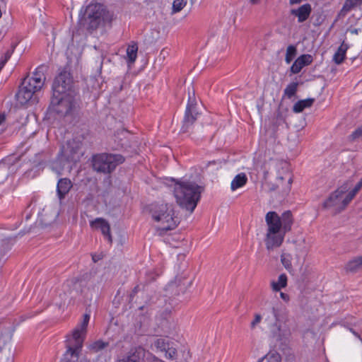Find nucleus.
<instances>
[{
	"mask_svg": "<svg viewBox=\"0 0 362 362\" xmlns=\"http://www.w3.org/2000/svg\"><path fill=\"white\" fill-rule=\"evenodd\" d=\"M138 290H139V286H136L134 288V289L132 290V293L129 295V302L130 303L132 301L134 295L137 293Z\"/></svg>",
	"mask_w": 362,
	"mask_h": 362,
	"instance_id": "8fccbe9b",
	"label": "nucleus"
},
{
	"mask_svg": "<svg viewBox=\"0 0 362 362\" xmlns=\"http://www.w3.org/2000/svg\"><path fill=\"white\" fill-rule=\"evenodd\" d=\"M294 244L296 245V246L298 247V252L302 253V254H305L307 252V249H306V246H305V240H302L299 242L298 241H295L294 242Z\"/></svg>",
	"mask_w": 362,
	"mask_h": 362,
	"instance_id": "49530a36",
	"label": "nucleus"
},
{
	"mask_svg": "<svg viewBox=\"0 0 362 362\" xmlns=\"http://www.w3.org/2000/svg\"><path fill=\"white\" fill-rule=\"evenodd\" d=\"M124 160V157L120 154L102 153L93 158V167L98 172L110 173Z\"/></svg>",
	"mask_w": 362,
	"mask_h": 362,
	"instance_id": "f8f14e48",
	"label": "nucleus"
},
{
	"mask_svg": "<svg viewBox=\"0 0 362 362\" xmlns=\"http://www.w3.org/2000/svg\"><path fill=\"white\" fill-rule=\"evenodd\" d=\"M22 120L23 121V122H22V124L23 127H25V130L28 129L29 122L28 121V117H24L23 118H22Z\"/></svg>",
	"mask_w": 362,
	"mask_h": 362,
	"instance_id": "603ef678",
	"label": "nucleus"
},
{
	"mask_svg": "<svg viewBox=\"0 0 362 362\" xmlns=\"http://www.w3.org/2000/svg\"><path fill=\"white\" fill-rule=\"evenodd\" d=\"M361 187H362V178L356 184L355 187L351 192H349L348 193L349 194V198H351V199H353L354 197L356 196V194L358 193V192L361 189Z\"/></svg>",
	"mask_w": 362,
	"mask_h": 362,
	"instance_id": "c03bdc74",
	"label": "nucleus"
},
{
	"mask_svg": "<svg viewBox=\"0 0 362 362\" xmlns=\"http://www.w3.org/2000/svg\"><path fill=\"white\" fill-rule=\"evenodd\" d=\"M80 144L76 140H69L65 145L62 146L59 152V157L64 158V160L69 163H76L79 160L82 153L80 151Z\"/></svg>",
	"mask_w": 362,
	"mask_h": 362,
	"instance_id": "dca6fc26",
	"label": "nucleus"
},
{
	"mask_svg": "<svg viewBox=\"0 0 362 362\" xmlns=\"http://www.w3.org/2000/svg\"><path fill=\"white\" fill-rule=\"evenodd\" d=\"M280 297L281 298L285 301V302H288L290 300V297L287 294V293H283V292H281L280 293Z\"/></svg>",
	"mask_w": 362,
	"mask_h": 362,
	"instance_id": "3c124183",
	"label": "nucleus"
},
{
	"mask_svg": "<svg viewBox=\"0 0 362 362\" xmlns=\"http://www.w3.org/2000/svg\"><path fill=\"white\" fill-rule=\"evenodd\" d=\"M109 345L108 342H105L102 340H98L88 344V348L93 352H98Z\"/></svg>",
	"mask_w": 362,
	"mask_h": 362,
	"instance_id": "c9c22d12",
	"label": "nucleus"
},
{
	"mask_svg": "<svg viewBox=\"0 0 362 362\" xmlns=\"http://www.w3.org/2000/svg\"><path fill=\"white\" fill-rule=\"evenodd\" d=\"M153 205L147 206L145 208V210L151 214L153 219H154L156 221H158V214L156 211H153Z\"/></svg>",
	"mask_w": 362,
	"mask_h": 362,
	"instance_id": "09e8293b",
	"label": "nucleus"
},
{
	"mask_svg": "<svg viewBox=\"0 0 362 362\" xmlns=\"http://www.w3.org/2000/svg\"><path fill=\"white\" fill-rule=\"evenodd\" d=\"M174 185L176 202L180 208L192 214L200 199L202 187L192 182H177Z\"/></svg>",
	"mask_w": 362,
	"mask_h": 362,
	"instance_id": "423d86ee",
	"label": "nucleus"
},
{
	"mask_svg": "<svg viewBox=\"0 0 362 362\" xmlns=\"http://www.w3.org/2000/svg\"><path fill=\"white\" fill-rule=\"evenodd\" d=\"M301 1L302 0H290L289 3H290V4L293 5V4H300L301 2Z\"/></svg>",
	"mask_w": 362,
	"mask_h": 362,
	"instance_id": "13d9d810",
	"label": "nucleus"
},
{
	"mask_svg": "<svg viewBox=\"0 0 362 362\" xmlns=\"http://www.w3.org/2000/svg\"><path fill=\"white\" fill-rule=\"evenodd\" d=\"M32 226L33 221L30 220V217L27 216L25 221V229L23 231V234L30 232L32 230Z\"/></svg>",
	"mask_w": 362,
	"mask_h": 362,
	"instance_id": "a18cd8bd",
	"label": "nucleus"
},
{
	"mask_svg": "<svg viewBox=\"0 0 362 362\" xmlns=\"http://www.w3.org/2000/svg\"><path fill=\"white\" fill-rule=\"evenodd\" d=\"M160 154H161L165 160L173 158L172 150L167 146H163L162 149H160Z\"/></svg>",
	"mask_w": 362,
	"mask_h": 362,
	"instance_id": "79ce46f5",
	"label": "nucleus"
},
{
	"mask_svg": "<svg viewBox=\"0 0 362 362\" xmlns=\"http://www.w3.org/2000/svg\"><path fill=\"white\" fill-rule=\"evenodd\" d=\"M286 122V114L278 110L274 115V117L272 119V124L274 127H277L279 125L284 124Z\"/></svg>",
	"mask_w": 362,
	"mask_h": 362,
	"instance_id": "f704fd0d",
	"label": "nucleus"
},
{
	"mask_svg": "<svg viewBox=\"0 0 362 362\" xmlns=\"http://www.w3.org/2000/svg\"><path fill=\"white\" fill-rule=\"evenodd\" d=\"M160 54L163 55V59H165L166 56H168L169 52L166 49L164 48L162 49Z\"/></svg>",
	"mask_w": 362,
	"mask_h": 362,
	"instance_id": "5fc2aeb1",
	"label": "nucleus"
},
{
	"mask_svg": "<svg viewBox=\"0 0 362 362\" xmlns=\"http://www.w3.org/2000/svg\"><path fill=\"white\" fill-rule=\"evenodd\" d=\"M348 48L349 45L344 42L339 46L333 57V60L337 64H340L343 62Z\"/></svg>",
	"mask_w": 362,
	"mask_h": 362,
	"instance_id": "c756f323",
	"label": "nucleus"
},
{
	"mask_svg": "<svg viewBox=\"0 0 362 362\" xmlns=\"http://www.w3.org/2000/svg\"><path fill=\"white\" fill-rule=\"evenodd\" d=\"M187 0H173L172 13H176L182 10L187 5Z\"/></svg>",
	"mask_w": 362,
	"mask_h": 362,
	"instance_id": "58836bf2",
	"label": "nucleus"
},
{
	"mask_svg": "<svg viewBox=\"0 0 362 362\" xmlns=\"http://www.w3.org/2000/svg\"><path fill=\"white\" fill-rule=\"evenodd\" d=\"M263 320V330L269 339L279 343L286 342L291 336V320L286 311L271 306L263 309L262 314L255 313L250 329H255Z\"/></svg>",
	"mask_w": 362,
	"mask_h": 362,
	"instance_id": "f03ea898",
	"label": "nucleus"
},
{
	"mask_svg": "<svg viewBox=\"0 0 362 362\" xmlns=\"http://www.w3.org/2000/svg\"><path fill=\"white\" fill-rule=\"evenodd\" d=\"M287 282V276L285 274H281L279 276L277 281H271V288L274 292L280 291L281 288L286 287Z\"/></svg>",
	"mask_w": 362,
	"mask_h": 362,
	"instance_id": "bb28decb",
	"label": "nucleus"
},
{
	"mask_svg": "<svg viewBox=\"0 0 362 362\" xmlns=\"http://www.w3.org/2000/svg\"><path fill=\"white\" fill-rule=\"evenodd\" d=\"M77 107L74 94L52 95L49 109L61 117L72 114Z\"/></svg>",
	"mask_w": 362,
	"mask_h": 362,
	"instance_id": "9b49d317",
	"label": "nucleus"
},
{
	"mask_svg": "<svg viewBox=\"0 0 362 362\" xmlns=\"http://www.w3.org/2000/svg\"><path fill=\"white\" fill-rule=\"evenodd\" d=\"M89 320L90 315L84 314L83 320L72 330L70 334L66 335L65 362H90L86 356L81 354Z\"/></svg>",
	"mask_w": 362,
	"mask_h": 362,
	"instance_id": "39448f33",
	"label": "nucleus"
},
{
	"mask_svg": "<svg viewBox=\"0 0 362 362\" xmlns=\"http://www.w3.org/2000/svg\"><path fill=\"white\" fill-rule=\"evenodd\" d=\"M181 219L173 203L163 202L160 205V241L171 247H177L180 240L177 228Z\"/></svg>",
	"mask_w": 362,
	"mask_h": 362,
	"instance_id": "20e7f679",
	"label": "nucleus"
},
{
	"mask_svg": "<svg viewBox=\"0 0 362 362\" xmlns=\"http://www.w3.org/2000/svg\"><path fill=\"white\" fill-rule=\"evenodd\" d=\"M362 269V255L350 259L344 265L347 274H356Z\"/></svg>",
	"mask_w": 362,
	"mask_h": 362,
	"instance_id": "5701e85b",
	"label": "nucleus"
},
{
	"mask_svg": "<svg viewBox=\"0 0 362 362\" xmlns=\"http://www.w3.org/2000/svg\"><path fill=\"white\" fill-rule=\"evenodd\" d=\"M154 345L158 348V341H155Z\"/></svg>",
	"mask_w": 362,
	"mask_h": 362,
	"instance_id": "e2e57ef3",
	"label": "nucleus"
},
{
	"mask_svg": "<svg viewBox=\"0 0 362 362\" xmlns=\"http://www.w3.org/2000/svg\"><path fill=\"white\" fill-rule=\"evenodd\" d=\"M138 46L136 43H133L128 46L127 49V55L129 63H134L137 57Z\"/></svg>",
	"mask_w": 362,
	"mask_h": 362,
	"instance_id": "2f4dec72",
	"label": "nucleus"
},
{
	"mask_svg": "<svg viewBox=\"0 0 362 362\" xmlns=\"http://www.w3.org/2000/svg\"><path fill=\"white\" fill-rule=\"evenodd\" d=\"M313 62V56L310 54H302L299 57H298L296 61L293 62L291 67V71L293 74L299 73L301 69L309 64H310Z\"/></svg>",
	"mask_w": 362,
	"mask_h": 362,
	"instance_id": "4be33fe9",
	"label": "nucleus"
},
{
	"mask_svg": "<svg viewBox=\"0 0 362 362\" xmlns=\"http://www.w3.org/2000/svg\"><path fill=\"white\" fill-rule=\"evenodd\" d=\"M103 281V275L88 272L71 280V291L81 295L84 301L91 300Z\"/></svg>",
	"mask_w": 362,
	"mask_h": 362,
	"instance_id": "1a4fd4ad",
	"label": "nucleus"
},
{
	"mask_svg": "<svg viewBox=\"0 0 362 362\" xmlns=\"http://www.w3.org/2000/svg\"><path fill=\"white\" fill-rule=\"evenodd\" d=\"M58 216L57 210L51 207H45L39 212L37 220L35 223V228H45L54 223Z\"/></svg>",
	"mask_w": 362,
	"mask_h": 362,
	"instance_id": "a211bd4d",
	"label": "nucleus"
},
{
	"mask_svg": "<svg viewBox=\"0 0 362 362\" xmlns=\"http://www.w3.org/2000/svg\"><path fill=\"white\" fill-rule=\"evenodd\" d=\"M315 102V98H307L305 100H300L297 101L293 107V111L296 113H299L303 111L305 108L310 107Z\"/></svg>",
	"mask_w": 362,
	"mask_h": 362,
	"instance_id": "c85d7f7f",
	"label": "nucleus"
},
{
	"mask_svg": "<svg viewBox=\"0 0 362 362\" xmlns=\"http://www.w3.org/2000/svg\"><path fill=\"white\" fill-rule=\"evenodd\" d=\"M11 339V335L8 331L0 333V351Z\"/></svg>",
	"mask_w": 362,
	"mask_h": 362,
	"instance_id": "a19ab883",
	"label": "nucleus"
},
{
	"mask_svg": "<svg viewBox=\"0 0 362 362\" xmlns=\"http://www.w3.org/2000/svg\"><path fill=\"white\" fill-rule=\"evenodd\" d=\"M258 362H281V356L276 352H269Z\"/></svg>",
	"mask_w": 362,
	"mask_h": 362,
	"instance_id": "4c0bfd02",
	"label": "nucleus"
},
{
	"mask_svg": "<svg viewBox=\"0 0 362 362\" xmlns=\"http://www.w3.org/2000/svg\"><path fill=\"white\" fill-rule=\"evenodd\" d=\"M168 181V180L167 178H164V179L162 180L161 183L163 184V185H168V182H167ZM169 181L170 182H172V183L175 182V180L174 179H170V180H169Z\"/></svg>",
	"mask_w": 362,
	"mask_h": 362,
	"instance_id": "864d4df0",
	"label": "nucleus"
},
{
	"mask_svg": "<svg viewBox=\"0 0 362 362\" xmlns=\"http://www.w3.org/2000/svg\"><path fill=\"white\" fill-rule=\"evenodd\" d=\"M298 83L292 82L289 83L284 89V95L288 98H291L294 96L298 90Z\"/></svg>",
	"mask_w": 362,
	"mask_h": 362,
	"instance_id": "e433bc0d",
	"label": "nucleus"
},
{
	"mask_svg": "<svg viewBox=\"0 0 362 362\" xmlns=\"http://www.w3.org/2000/svg\"><path fill=\"white\" fill-rule=\"evenodd\" d=\"M349 190L347 184H344L332 192L322 204L323 208H334L337 212L343 211L352 200L346 192Z\"/></svg>",
	"mask_w": 362,
	"mask_h": 362,
	"instance_id": "ddd939ff",
	"label": "nucleus"
},
{
	"mask_svg": "<svg viewBox=\"0 0 362 362\" xmlns=\"http://www.w3.org/2000/svg\"><path fill=\"white\" fill-rule=\"evenodd\" d=\"M362 4V0H346L340 13L345 15L357 5Z\"/></svg>",
	"mask_w": 362,
	"mask_h": 362,
	"instance_id": "473e14b6",
	"label": "nucleus"
},
{
	"mask_svg": "<svg viewBox=\"0 0 362 362\" xmlns=\"http://www.w3.org/2000/svg\"><path fill=\"white\" fill-rule=\"evenodd\" d=\"M188 103L186 107L185 117L183 119V124L181 128L182 133L188 132L189 128L193 124L197 119L198 113L195 111L196 98L195 90L192 83H189L187 86Z\"/></svg>",
	"mask_w": 362,
	"mask_h": 362,
	"instance_id": "4468645a",
	"label": "nucleus"
},
{
	"mask_svg": "<svg viewBox=\"0 0 362 362\" xmlns=\"http://www.w3.org/2000/svg\"><path fill=\"white\" fill-rule=\"evenodd\" d=\"M311 12V6L309 4H305L300 6L298 9H292L291 14L296 16L298 18V22L305 21L310 16Z\"/></svg>",
	"mask_w": 362,
	"mask_h": 362,
	"instance_id": "393cba45",
	"label": "nucleus"
},
{
	"mask_svg": "<svg viewBox=\"0 0 362 362\" xmlns=\"http://www.w3.org/2000/svg\"><path fill=\"white\" fill-rule=\"evenodd\" d=\"M98 259H99V258L97 257L96 255H93V262H96Z\"/></svg>",
	"mask_w": 362,
	"mask_h": 362,
	"instance_id": "680f3d73",
	"label": "nucleus"
},
{
	"mask_svg": "<svg viewBox=\"0 0 362 362\" xmlns=\"http://www.w3.org/2000/svg\"><path fill=\"white\" fill-rule=\"evenodd\" d=\"M247 182V177L244 173H241L235 175L230 183V189L232 191H235L238 188H240L245 185Z\"/></svg>",
	"mask_w": 362,
	"mask_h": 362,
	"instance_id": "cd10ccee",
	"label": "nucleus"
},
{
	"mask_svg": "<svg viewBox=\"0 0 362 362\" xmlns=\"http://www.w3.org/2000/svg\"><path fill=\"white\" fill-rule=\"evenodd\" d=\"M192 358L189 348H180L173 338H160V362H192Z\"/></svg>",
	"mask_w": 362,
	"mask_h": 362,
	"instance_id": "6e6552de",
	"label": "nucleus"
},
{
	"mask_svg": "<svg viewBox=\"0 0 362 362\" xmlns=\"http://www.w3.org/2000/svg\"><path fill=\"white\" fill-rule=\"evenodd\" d=\"M250 1L252 4H257L259 3V0H250Z\"/></svg>",
	"mask_w": 362,
	"mask_h": 362,
	"instance_id": "052dcab7",
	"label": "nucleus"
},
{
	"mask_svg": "<svg viewBox=\"0 0 362 362\" xmlns=\"http://www.w3.org/2000/svg\"><path fill=\"white\" fill-rule=\"evenodd\" d=\"M349 330L351 332H352L356 337H357L358 338H359L361 340H362V339L360 337L359 334L356 332L352 328H349Z\"/></svg>",
	"mask_w": 362,
	"mask_h": 362,
	"instance_id": "bf43d9fd",
	"label": "nucleus"
},
{
	"mask_svg": "<svg viewBox=\"0 0 362 362\" xmlns=\"http://www.w3.org/2000/svg\"><path fill=\"white\" fill-rule=\"evenodd\" d=\"M272 181L269 182V190L275 191L282 188L283 195L288 194L291 189L292 177L288 171V163L283 160H274L269 169Z\"/></svg>",
	"mask_w": 362,
	"mask_h": 362,
	"instance_id": "9d476101",
	"label": "nucleus"
},
{
	"mask_svg": "<svg viewBox=\"0 0 362 362\" xmlns=\"http://www.w3.org/2000/svg\"><path fill=\"white\" fill-rule=\"evenodd\" d=\"M8 177V170L4 164H0V183L3 182Z\"/></svg>",
	"mask_w": 362,
	"mask_h": 362,
	"instance_id": "37998d69",
	"label": "nucleus"
},
{
	"mask_svg": "<svg viewBox=\"0 0 362 362\" xmlns=\"http://www.w3.org/2000/svg\"><path fill=\"white\" fill-rule=\"evenodd\" d=\"M129 132L127 131V130H123L120 133H117V135H116V139H119V135H124L125 134H128Z\"/></svg>",
	"mask_w": 362,
	"mask_h": 362,
	"instance_id": "4d7b16f0",
	"label": "nucleus"
},
{
	"mask_svg": "<svg viewBox=\"0 0 362 362\" xmlns=\"http://www.w3.org/2000/svg\"><path fill=\"white\" fill-rule=\"evenodd\" d=\"M265 222L267 228L264 244L267 250L270 252L281 246L286 234L291 230L294 219L289 210L281 216L276 211H269L265 216Z\"/></svg>",
	"mask_w": 362,
	"mask_h": 362,
	"instance_id": "7ed1b4c3",
	"label": "nucleus"
},
{
	"mask_svg": "<svg viewBox=\"0 0 362 362\" xmlns=\"http://www.w3.org/2000/svg\"><path fill=\"white\" fill-rule=\"evenodd\" d=\"M296 48L293 45H289L286 49L285 61L287 64L291 63L293 57L296 55Z\"/></svg>",
	"mask_w": 362,
	"mask_h": 362,
	"instance_id": "ea45409f",
	"label": "nucleus"
},
{
	"mask_svg": "<svg viewBox=\"0 0 362 362\" xmlns=\"http://www.w3.org/2000/svg\"><path fill=\"white\" fill-rule=\"evenodd\" d=\"M17 101L21 105L35 104L38 101L36 94L21 83L18 93L16 94Z\"/></svg>",
	"mask_w": 362,
	"mask_h": 362,
	"instance_id": "aec40b11",
	"label": "nucleus"
},
{
	"mask_svg": "<svg viewBox=\"0 0 362 362\" xmlns=\"http://www.w3.org/2000/svg\"><path fill=\"white\" fill-rule=\"evenodd\" d=\"M160 332L163 337L177 336L180 329L177 320L174 317L160 318Z\"/></svg>",
	"mask_w": 362,
	"mask_h": 362,
	"instance_id": "6ab92c4d",
	"label": "nucleus"
},
{
	"mask_svg": "<svg viewBox=\"0 0 362 362\" xmlns=\"http://www.w3.org/2000/svg\"><path fill=\"white\" fill-rule=\"evenodd\" d=\"M90 224L93 229L100 230L103 235L107 238L108 240L112 243L110 227L107 221L102 218H97L94 221H92Z\"/></svg>",
	"mask_w": 362,
	"mask_h": 362,
	"instance_id": "412c9836",
	"label": "nucleus"
},
{
	"mask_svg": "<svg viewBox=\"0 0 362 362\" xmlns=\"http://www.w3.org/2000/svg\"><path fill=\"white\" fill-rule=\"evenodd\" d=\"M66 163L64 158H60L58 153L57 159L53 161L51 164V168L53 171L56 172L58 175L61 174V172L64 170Z\"/></svg>",
	"mask_w": 362,
	"mask_h": 362,
	"instance_id": "7c9ffc66",
	"label": "nucleus"
},
{
	"mask_svg": "<svg viewBox=\"0 0 362 362\" xmlns=\"http://www.w3.org/2000/svg\"><path fill=\"white\" fill-rule=\"evenodd\" d=\"M72 187V183L68 178H61L57 185V193L60 201L64 199Z\"/></svg>",
	"mask_w": 362,
	"mask_h": 362,
	"instance_id": "b1692460",
	"label": "nucleus"
},
{
	"mask_svg": "<svg viewBox=\"0 0 362 362\" xmlns=\"http://www.w3.org/2000/svg\"><path fill=\"white\" fill-rule=\"evenodd\" d=\"M73 78L70 72L63 70L54 78L52 85V95L74 94L72 91Z\"/></svg>",
	"mask_w": 362,
	"mask_h": 362,
	"instance_id": "2eb2a0df",
	"label": "nucleus"
},
{
	"mask_svg": "<svg viewBox=\"0 0 362 362\" xmlns=\"http://www.w3.org/2000/svg\"><path fill=\"white\" fill-rule=\"evenodd\" d=\"M44 66L38 67L30 77H26L23 79L22 84L29 88L33 93H36L43 87L45 81L44 74Z\"/></svg>",
	"mask_w": 362,
	"mask_h": 362,
	"instance_id": "f3484780",
	"label": "nucleus"
},
{
	"mask_svg": "<svg viewBox=\"0 0 362 362\" xmlns=\"http://www.w3.org/2000/svg\"><path fill=\"white\" fill-rule=\"evenodd\" d=\"M292 257L291 254L283 252L281 255V262L284 268L288 272L293 271V266L291 263Z\"/></svg>",
	"mask_w": 362,
	"mask_h": 362,
	"instance_id": "72a5a7b5",
	"label": "nucleus"
},
{
	"mask_svg": "<svg viewBox=\"0 0 362 362\" xmlns=\"http://www.w3.org/2000/svg\"><path fill=\"white\" fill-rule=\"evenodd\" d=\"M5 115L4 114H0V126L3 124V123L5 122Z\"/></svg>",
	"mask_w": 362,
	"mask_h": 362,
	"instance_id": "6e6d98bb",
	"label": "nucleus"
},
{
	"mask_svg": "<svg viewBox=\"0 0 362 362\" xmlns=\"http://www.w3.org/2000/svg\"><path fill=\"white\" fill-rule=\"evenodd\" d=\"M361 136H362V125L352 132L350 135V138L351 140H356Z\"/></svg>",
	"mask_w": 362,
	"mask_h": 362,
	"instance_id": "de8ad7c7",
	"label": "nucleus"
},
{
	"mask_svg": "<svg viewBox=\"0 0 362 362\" xmlns=\"http://www.w3.org/2000/svg\"><path fill=\"white\" fill-rule=\"evenodd\" d=\"M144 357V350L139 348L134 351L122 358L117 360L115 362H142Z\"/></svg>",
	"mask_w": 362,
	"mask_h": 362,
	"instance_id": "a878e982",
	"label": "nucleus"
},
{
	"mask_svg": "<svg viewBox=\"0 0 362 362\" xmlns=\"http://www.w3.org/2000/svg\"><path fill=\"white\" fill-rule=\"evenodd\" d=\"M189 266L187 254H177L172 266L174 276L167 281L163 287L160 318L174 317L176 297L185 294L193 285L194 278Z\"/></svg>",
	"mask_w": 362,
	"mask_h": 362,
	"instance_id": "f257e3e1",
	"label": "nucleus"
},
{
	"mask_svg": "<svg viewBox=\"0 0 362 362\" xmlns=\"http://www.w3.org/2000/svg\"><path fill=\"white\" fill-rule=\"evenodd\" d=\"M79 16L80 25L90 33L112 21V15L100 4H89Z\"/></svg>",
	"mask_w": 362,
	"mask_h": 362,
	"instance_id": "0eeeda50",
	"label": "nucleus"
}]
</instances>
